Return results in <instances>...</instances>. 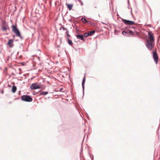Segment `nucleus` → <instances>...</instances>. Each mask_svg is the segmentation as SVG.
Returning <instances> with one entry per match:
<instances>
[{
	"mask_svg": "<svg viewBox=\"0 0 160 160\" xmlns=\"http://www.w3.org/2000/svg\"><path fill=\"white\" fill-rule=\"evenodd\" d=\"M69 21L71 22L72 20H71V19H70V20H69Z\"/></svg>",
	"mask_w": 160,
	"mask_h": 160,
	"instance_id": "cd10ccee",
	"label": "nucleus"
},
{
	"mask_svg": "<svg viewBox=\"0 0 160 160\" xmlns=\"http://www.w3.org/2000/svg\"><path fill=\"white\" fill-rule=\"evenodd\" d=\"M76 36L78 39L82 40L83 41H85V39L84 38V36L82 34H78L76 35Z\"/></svg>",
	"mask_w": 160,
	"mask_h": 160,
	"instance_id": "6e6552de",
	"label": "nucleus"
},
{
	"mask_svg": "<svg viewBox=\"0 0 160 160\" xmlns=\"http://www.w3.org/2000/svg\"><path fill=\"white\" fill-rule=\"evenodd\" d=\"M121 20L126 25H132L135 24L134 22L133 21L127 20L122 18L121 19Z\"/></svg>",
	"mask_w": 160,
	"mask_h": 160,
	"instance_id": "20e7f679",
	"label": "nucleus"
},
{
	"mask_svg": "<svg viewBox=\"0 0 160 160\" xmlns=\"http://www.w3.org/2000/svg\"><path fill=\"white\" fill-rule=\"evenodd\" d=\"M21 99L23 101L26 102H31L32 100L31 96L27 95L22 96H21Z\"/></svg>",
	"mask_w": 160,
	"mask_h": 160,
	"instance_id": "f257e3e1",
	"label": "nucleus"
},
{
	"mask_svg": "<svg viewBox=\"0 0 160 160\" xmlns=\"http://www.w3.org/2000/svg\"><path fill=\"white\" fill-rule=\"evenodd\" d=\"M61 29H62L63 31H64L65 30H68L66 28H65L64 27H61L60 30H61Z\"/></svg>",
	"mask_w": 160,
	"mask_h": 160,
	"instance_id": "aec40b11",
	"label": "nucleus"
},
{
	"mask_svg": "<svg viewBox=\"0 0 160 160\" xmlns=\"http://www.w3.org/2000/svg\"><path fill=\"white\" fill-rule=\"evenodd\" d=\"M19 74H21V73L20 72H19Z\"/></svg>",
	"mask_w": 160,
	"mask_h": 160,
	"instance_id": "c756f323",
	"label": "nucleus"
},
{
	"mask_svg": "<svg viewBox=\"0 0 160 160\" xmlns=\"http://www.w3.org/2000/svg\"><path fill=\"white\" fill-rule=\"evenodd\" d=\"M68 30H67L66 32V34H67V36L68 37V38H69V37L70 36V35L68 33Z\"/></svg>",
	"mask_w": 160,
	"mask_h": 160,
	"instance_id": "412c9836",
	"label": "nucleus"
},
{
	"mask_svg": "<svg viewBox=\"0 0 160 160\" xmlns=\"http://www.w3.org/2000/svg\"><path fill=\"white\" fill-rule=\"evenodd\" d=\"M130 9H131V14H132V8H130Z\"/></svg>",
	"mask_w": 160,
	"mask_h": 160,
	"instance_id": "a878e982",
	"label": "nucleus"
},
{
	"mask_svg": "<svg viewBox=\"0 0 160 160\" xmlns=\"http://www.w3.org/2000/svg\"><path fill=\"white\" fill-rule=\"evenodd\" d=\"M68 44L71 46L72 45V44H73V43H72V40L70 39H69V38H68Z\"/></svg>",
	"mask_w": 160,
	"mask_h": 160,
	"instance_id": "a211bd4d",
	"label": "nucleus"
},
{
	"mask_svg": "<svg viewBox=\"0 0 160 160\" xmlns=\"http://www.w3.org/2000/svg\"><path fill=\"white\" fill-rule=\"evenodd\" d=\"M2 31H5L7 30L8 29L9 30V28L8 25H3L2 27Z\"/></svg>",
	"mask_w": 160,
	"mask_h": 160,
	"instance_id": "9b49d317",
	"label": "nucleus"
},
{
	"mask_svg": "<svg viewBox=\"0 0 160 160\" xmlns=\"http://www.w3.org/2000/svg\"><path fill=\"white\" fill-rule=\"evenodd\" d=\"M17 90V87L16 86L13 85L12 87V91L13 93L15 92Z\"/></svg>",
	"mask_w": 160,
	"mask_h": 160,
	"instance_id": "ddd939ff",
	"label": "nucleus"
},
{
	"mask_svg": "<svg viewBox=\"0 0 160 160\" xmlns=\"http://www.w3.org/2000/svg\"><path fill=\"white\" fill-rule=\"evenodd\" d=\"M18 36L20 38L21 40H22L23 38V37L21 35L20 33V35L19 36Z\"/></svg>",
	"mask_w": 160,
	"mask_h": 160,
	"instance_id": "5701e85b",
	"label": "nucleus"
},
{
	"mask_svg": "<svg viewBox=\"0 0 160 160\" xmlns=\"http://www.w3.org/2000/svg\"><path fill=\"white\" fill-rule=\"evenodd\" d=\"M122 34L126 36H130L129 34L126 32V31H123L122 32Z\"/></svg>",
	"mask_w": 160,
	"mask_h": 160,
	"instance_id": "2eb2a0df",
	"label": "nucleus"
},
{
	"mask_svg": "<svg viewBox=\"0 0 160 160\" xmlns=\"http://www.w3.org/2000/svg\"><path fill=\"white\" fill-rule=\"evenodd\" d=\"M95 30H92L91 31H90L88 32L89 36H92L95 33Z\"/></svg>",
	"mask_w": 160,
	"mask_h": 160,
	"instance_id": "dca6fc26",
	"label": "nucleus"
},
{
	"mask_svg": "<svg viewBox=\"0 0 160 160\" xmlns=\"http://www.w3.org/2000/svg\"><path fill=\"white\" fill-rule=\"evenodd\" d=\"M102 23L104 24V23H103V22H102ZM104 24H105V23H104Z\"/></svg>",
	"mask_w": 160,
	"mask_h": 160,
	"instance_id": "72a5a7b5",
	"label": "nucleus"
},
{
	"mask_svg": "<svg viewBox=\"0 0 160 160\" xmlns=\"http://www.w3.org/2000/svg\"><path fill=\"white\" fill-rule=\"evenodd\" d=\"M89 36V35L88 34V33H86L84 34V35L83 36L85 38H86L88 37V36Z\"/></svg>",
	"mask_w": 160,
	"mask_h": 160,
	"instance_id": "6ab92c4d",
	"label": "nucleus"
},
{
	"mask_svg": "<svg viewBox=\"0 0 160 160\" xmlns=\"http://www.w3.org/2000/svg\"><path fill=\"white\" fill-rule=\"evenodd\" d=\"M80 3V4H81V6H82L83 5V2H82V1L81 0L79 2Z\"/></svg>",
	"mask_w": 160,
	"mask_h": 160,
	"instance_id": "b1692460",
	"label": "nucleus"
},
{
	"mask_svg": "<svg viewBox=\"0 0 160 160\" xmlns=\"http://www.w3.org/2000/svg\"><path fill=\"white\" fill-rule=\"evenodd\" d=\"M81 20L82 21L83 23H89L88 21H87L85 18H81Z\"/></svg>",
	"mask_w": 160,
	"mask_h": 160,
	"instance_id": "f8f14e48",
	"label": "nucleus"
},
{
	"mask_svg": "<svg viewBox=\"0 0 160 160\" xmlns=\"http://www.w3.org/2000/svg\"><path fill=\"white\" fill-rule=\"evenodd\" d=\"M81 0H78V1L79 2Z\"/></svg>",
	"mask_w": 160,
	"mask_h": 160,
	"instance_id": "7c9ffc66",
	"label": "nucleus"
},
{
	"mask_svg": "<svg viewBox=\"0 0 160 160\" xmlns=\"http://www.w3.org/2000/svg\"><path fill=\"white\" fill-rule=\"evenodd\" d=\"M16 41H18V40H15Z\"/></svg>",
	"mask_w": 160,
	"mask_h": 160,
	"instance_id": "473e14b6",
	"label": "nucleus"
},
{
	"mask_svg": "<svg viewBox=\"0 0 160 160\" xmlns=\"http://www.w3.org/2000/svg\"><path fill=\"white\" fill-rule=\"evenodd\" d=\"M89 155L90 156V157L91 158V155H90V154H89Z\"/></svg>",
	"mask_w": 160,
	"mask_h": 160,
	"instance_id": "c85d7f7f",
	"label": "nucleus"
},
{
	"mask_svg": "<svg viewBox=\"0 0 160 160\" xmlns=\"http://www.w3.org/2000/svg\"><path fill=\"white\" fill-rule=\"evenodd\" d=\"M9 103H11V102H9Z\"/></svg>",
	"mask_w": 160,
	"mask_h": 160,
	"instance_id": "2f4dec72",
	"label": "nucleus"
},
{
	"mask_svg": "<svg viewBox=\"0 0 160 160\" xmlns=\"http://www.w3.org/2000/svg\"><path fill=\"white\" fill-rule=\"evenodd\" d=\"M148 35L149 36V39L148 40H149L150 42H153L154 39L153 34L151 32H149Z\"/></svg>",
	"mask_w": 160,
	"mask_h": 160,
	"instance_id": "0eeeda50",
	"label": "nucleus"
},
{
	"mask_svg": "<svg viewBox=\"0 0 160 160\" xmlns=\"http://www.w3.org/2000/svg\"><path fill=\"white\" fill-rule=\"evenodd\" d=\"M67 6L68 8L69 9V10H71L72 9L73 5L72 4H67Z\"/></svg>",
	"mask_w": 160,
	"mask_h": 160,
	"instance_id": "4468645a",
	"label": "nucleus"
},
{
	"mask_svg": "<svg viewBox=\"0 0 160 160\" xmlns=\"http://www.w3.org/2000/svg\"><path fill=\"white\" fill-rule=\"evenodd\" d=\"M13 39H9L8 42L7 44L9 45V47L12 48L13 47Z\"/></svg>",
	"mask_w": 160,
	"mask_h": 160,
	"instance_id": "1a4fd4ad",
	"label": "nucleus"
},
{
	"mask_svg": "<svg viewBox=\"0 0 160 160\" xmlns=\"http://www.w3.org/2000/svg\"><path fill=\"white\" fill-rule=\"evenodd\" d=\"M63 90V89L62 88H61L60 89L59 91L60 92H63V91H62Z\"/></svg>",
	"mask_w": 160,
	"mask_h": 160,
	"instance_id": "393cba45",
	"label": "nucleus"
},
{
	"mask_svg": "<svg viewBox=\"0 0 160 160\" xmlns=\"http://www.w3.org/2000/svg\"><path fill=\"white\" fill-rule=\"evenodd\" d=\"M153 42H151L149 40H147L146 43V46L148 49L151 50L154 46V44L152 43Z\"/></svg>",
	"mask_w": 160,
	"mask_h": 160,
	"instance_id": "7ed1b4c3",
	"label": "nucleus"
},
{
	"mask_svg": "<svg viewBox=\"0 0 160 160\" xmlns=\"http://www.w3.org/2000/svg\"><path fill=\"white\" fill-rule=\"evenodd\" d=\"M12 31L16 34V36H20V32L17 27L16 25H12Z\"/></svg>",
	"mask_w": 160,
	"mask_h": 160,
	"instance_id": "f03ea898",
	"label": "nucleus"
},
{
	"mask_svg": "<svg viewBox=\"0 0 160 160\" xmlns=\"http://www.w3.org/2000/svg\"><path fill=\"white\" fill-rule=\"evenodd\" d=\"M85 75L82 80V88L83 89V95L84 94V84L85 82Z\"/></svg>",
	"mask_w": 160,
	"mask_h": 160,
	"instance_id": "9d476101",
	"label": "nucleus"
},
{
	"mask_svg": "<svg viewBox=\"0 0 160 160\" xmlns=\"http://www.w3.org/2000/svg\"><path fill=\"white\" fill-rule=\"evenodd\" d=\"M129 33L131 35H133V33L132 31L131 30H129Z\"/></svg>",
	"mask_w": 160,
	"mask_h": 160,
	"instance_id": "4be33fe9",
	"label": "nucleus"
},
{
	"mask_svg": "<svg viewBox=\"0 0 160 160\" xmlns=\"http://www.w3.org/2000/svg\"><path fill=\"white\" fill-rule=\"evenodd\" d=\"M153 57L155 62L156 64H157L158 61V56L156 52L154 51L153 52Z\"/></svg>",
	"mask_w": 160,
	"mask_h": 160,
	"instance_id": "423d86ee",
	"label": "nucleus"
},
{
	"mask_svg": "<svg viewBox=\"0 0 160 160\" xmlns=\"http://www.w3.org/2000/svg\"><path fill=\"white\" fill-rule=\"evenodd\" d=\"M12 37L13 38H14L15 37V35H13L12 36Z\"/></svg>",
	"mask_w": 160,
	"mask_h": 160,
	"instance_id": "bb28decb",
	"label": "nucleus"
},
{
	"mask_svg": "<svg viewBox=\"0 0 160 160\" xmlns=\"http://www.w3.org/2000/svg\"><path fill=\"white\" fill-rule=\"evenodd\" d=\"M30 88L31 89L35 90L37 89H39L41 87L39 86L38 83L35 82L32 83L30 86Z\"/></svg>",
	"mask_w": 160,
	"mask_h": 160,
	"instance_id": "39448f33",
	"label": "nucleus"
},
{
	"mask_svg": "<svg viewBox=\"0 0 160 160\" xmlns=\"http://www.w3.org/2000/svg\"><path fill=\"white\" fill-rule=\"evenodd\" d=\"M48 91L47 92H41L40 93V95H45L47 94L48 93Z\"/></svg>",
	"mask_w": 160,
	"mask_h": 160,
	"instance_id": "f3484780",
	"label": "nucleus"
}]
</instances>
